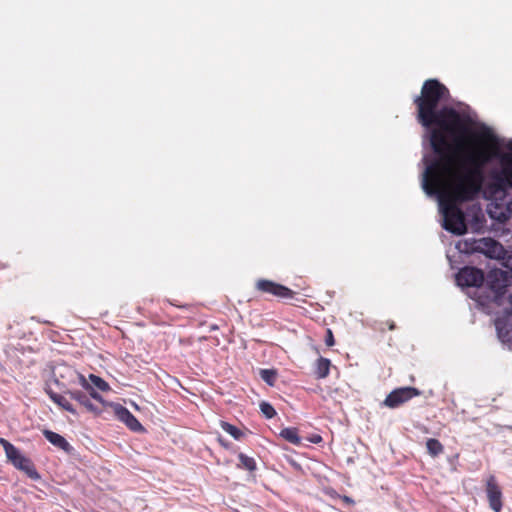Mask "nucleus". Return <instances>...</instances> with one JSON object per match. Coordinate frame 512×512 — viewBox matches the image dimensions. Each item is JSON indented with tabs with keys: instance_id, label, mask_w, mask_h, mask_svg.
Returning <instances> with one entry per match:
<instances>
[{
	"instance_id": "f257e3e1",
	"label": "nucleus",
	"mask_w": 512,
	"mask_h": 512,
	"mask_svg": "<svg viewBox=\"0 0 512 512\" xmlns=\"http://www.w3.org/2000/svg\"><path fill=\"white\" fill-rule=\"evenodd\" d=\"M434 157L427 163L423 188L437 194L443 206V227L456 235L467 231L465 216L458 203L473 201L483 191L488 200L504 201L512 189V141L502 152L498 137L491 132L473 135L481 145L471 149L459 161L451 157L448 145L440 134L434 135Z\"/></svg>"
},
{
	"instance_id": "f03ea898",
	"label": "nucleus",
	"mask_w": 512,
	"mask_h": 512,
	"mask_svg": "<svg viewBox=\"0 0 512 512\" xmlns=\"http://www.w3.org/2000/svg\"><path fill=\"white\" fill-rule=\"evenodd\" d=\"M450 97L449 89L438 79L431 78L423 82L420 94L414 98L413 103L418 123L431 129V149L433 150V137L438 133L447 143L448 153L451 157H456L463 151V136L469 134V140L474 144L472 149H475L481 144L473 139V135L480 133H470L468 118L447 105Z\"/></svg>"
},
{
	"instance_id": "7ed1b4c3",
	"label": "nucleus",
	"mask_w": 512,
	"mask_h": 512,
	"mask_svg": "<svg viewBox=\"0 0 512 512\" xmlns=\"http://www.w3.org/2000/svg\"><path fill=\"white\" fill-rule=\"evenodd\" d=\"M484 282L488 292L485 296L479 294L477 302L481 306H486L490 303L500 305L509 285L508 273L501 269H492L487 273Z\"/></svg>"
},
{
	"instance_id": "20e7f679",
	"label": "nucleus",
	"mask_w": 512,
	"mask_h": 512,
	"mask_svg": "<svg viewBox=\"0 0 512 512\" xmlns=\"http://www.w3.org/2000/svg\"><path fill=\"white\" fill-rule=\"evenodd\" d=\"M0 445L5 451L7 460L18 470L24 472L29 478L33 480L40 479V474L37 472L33 462L28 457L24 456L18 448L11 444L8 440L0 437Z\"/></svg>"
},
{
	"instance_id": "39448f33",
	"label": "nucleus",
	"mask_w": 512,
	"mask_h": 512,
	"mask_svg": "<svg viewBox=\"0 0 512 512\" xmlns=\"http://www.w3.org/2000/svg\"><path fill=\"white\" fill-rule=\"evenodd\" d=\"M255 290L263 295H271L278 299L293 298L295 292L290 288L269 279H258L255 282Z\"/></svg>"
},
{
	"instance_id": "423d86ee",
	"label": "nucleus",
	"mask_w": 512,
	"mask_h": 512,
	"mask_svg": "<svg viewBox=\"0 0 512 512\" xmlns=\"http://www.w3.org/2000/svg\"><path fill=\"white\" fill-rule=\"evenodd\" d=\"M485 280L483 271L476 267L465 266L456 274V282L462 287L482 288Z\"/></svg>"
},
{
	"instance_id": "0eeeda50",
	"label": "nucleus",
	"mask_w": 512,
	"mask_h": 512,
	"mask_svg": "<svg viewBox=\"0 0 512 512\" xmlns=\"http://www.w3.org/2000/svg\"><path fill=\"white\" fill-rule=\"evenodd\" d=\"M54 375L56 377V382L59 385L66 386L70 384H76L77 382L82 385L84 388H88L89 385L87 383L84 375L79 373L76 369L69 365H59L54 370Z\"/></svg>"
},
{
	"instance_id": "6e6552de",
	"label": "nucleus",
	"mask_w": 512,
	"mask_h": 512,
	"mask_svg": "<svg viewBox=\"0 0 512 512\" xmlns=\"http://www.w3.org/2000/svg\"><path fill=\"white\" fill-rule=\"evenodd\" d=\"M420 394L421 391L414 387L397 388L386 396L383 404L388 408L394 409Z\"/></svg>"
},
{
	"instance_id": "1a4fd4ad",
	"label": "nucleus",
	"mask_w": 512,
	"mask_h": 512,
	"mask_svg": "<svg viewBox=\"0 0 512 512\" xmlns=\"http://www.w3.org/2000/svg\"><path fill=\"white\" fill-rule=\"evenodd\" d=\"M485 492L489 507L494 512H501L503 508V493L494 475H489L485 481Z\"/></svg>"
},
{
	"instance_id": "9d476101",
	"label": "nucleus",
	"mask_w": 512,
	"mask_h": 512,
	"mask_svg": "<svg viewBox=\"0 0 512 512\" xmlns=\"http://www.w3.org/2000/svg\"><path fill=\"white\" fill-rule=\"evenodd\" d=\"M465 252H483L489 257H494L502 250V245L492 238H483L480 240H473L471 243L465 241Z\"/></svg>"
},
{
	"instance_id": "9b49d317",
	"label": "nucleus",
	"mask_w": 512,
	"mask_h": 512,
	"mask_svg": "<svg viewBox=\"0 0 512 512\" xmlns=\"http://www.w3.org/2000/svg\"><path fill=\"white\" fill-rule=\"evenodd\" d=\"M509 303L510 309L495 320L498 337L503 343L512 342V295L509 297Z\"/></svg>"
},
{
	"instance_id": "f8f14e48",
	"label": "nucleus",
	"mask_w": 512,
	"mask_h": 512,
	"mask_svg": "<svg viewBox=\"0 0 512 512\" xmlns=\"http://www.w3.org/2000/svg\"><path fill=\"white\" fill-rule=\"evenodd\" d=\"M116 415L120 421L125 423V425L133 432H142L144 431V427L137 420V418L126 408L119 405L116 408Z\"/></svg>"
},
{
	"instance_id": "ddd939ff",
	"label": "nucleus",
	"mask_w": 512,
	"mask_h": 512,
	"mask_svg": "<svg viewBox=\"0 0 512 512\" xmlns=\"http://www.w3.org/2000/svg\"><path fill=\"white\" fill-rule=\"evenodd\" d=\"M69 395L72 399L76 400L80 405H82L88 412H91L95 415L100 414L101 409L94 405L88 395L80 390L69 391Z\"/></svg>"
},
{
	"instance_id": "4468645a",
	"label": "nucleus",
	"mask_w": 512,
	"mask_h": 512,
	"mask_svg": "<svg viewBox=\"0 0 512 512\" xmlns=\"http://www.w3.org/2000/svg\"><path fill=\"white\" fill-rule=\"evenodd\" d=\"M43 435L55 447L65 452H70L72 450V446L62 435L51 430H44Z\"/></svg>"
},
{
	"instance_id": "2eb2a0df",
	"label": "nucleus",
	"mask_w": 512,
	"mask_h": 512,
	"mask_svg": "<svg viewBox=\"0 0 512 512\" xmlns=\"http://www.w3.org/2000/svg\"><path fill=\"white\" fill-rule=\"evenodd\" d=\"M50 399L60 406L63 410H66L74 415H77L76 410L74 409L73 405L67 400V398L61 394L55 393V392H48Z\"/></svg>"
},
{
	"instance_id": "dca6fc26",
	"label": "nucleus",
	"mask_w": 512,
	"mask_h": 512,
	"mask_svg": "<svg viewBox=\"0 0 512 512\" xmlns=\"http://www.w3.org/2000/svg\"><path fill=\"white\" fill-rule=\"evenodd\" d=\"M331 367V361L327 358L320 357L316 361L315 375L317 379H324L329 375Z\"/></svg>"
},
{
	"instance_id": "f3484780",
	"label": "nucleus",
	"mask_w": 512,
	"mask_h": 512,
	"mask_svg": "<svg viewBox=\"0 0 512 512\" xmlns=\"http://www.w3.org/2000/svg\"><path fill=\"white\" fill-rule=\"evenodd\" d=\"M426 448L428 454L433 458L438 457L440 454L444 452L443 444L438 439L435 438H429L426 441Z\"/></svg>"
},
{
	"instance_id": "a211bd4d",
	"label": "nucleus",
	"mask_w": 512,
	"mask_h": 512,
	"mask_svg": "<svg viewBox=\"0 0 512 512\" xmlns=\"http://www.w3.org/2000/svg\"><path fill=\"white\" fill-rule=\"evenodd\" d=\"M239 464L237 465L238 468L248 470L250 472H253L257 468V464L254 458L247 456L244 453L238 454Z\"/></svg>"
},
{
	"instance_id": "6ab92c4d",
	"label": "nucleus",
	"mask_w": 512,
	"mask_h": 512,
	"mask_svg": "<svg viewBox=\"0 0 512 512\" xmlns=\"http://www.w3.org/2000/svg\"><path fill=\"white\" fill-rule=\"evenodd\" d=\"M280 435L288 442L299 445L301 443V438L298 435V430L296 428H285L281 431Z\"/></svg>"
},
{
	"instance_id": "aec40b11",
	"label": "nucleus",
	"mask_w": 512,
	"mask_h": 512,
	"mask_svg": "<svg viewBox=\"0 0 512 512\" xmlns=\"http://www.w3.org/2000/svg\"><path fill=\"white\" fill-rule=\"evenodd\" d=\"M221 428L236 440H240L243 436V432L240 429L228 422L222 421Z\"/></svg>"
},
{
	"instance_id": "412c9836",
	"label": "nucleus",
	"mask_w": 512,
	"mask_h": 512,
	"mask_svg": "<svg viewBox=\"0 0 512 512\" xmlns=\"http://www.w3.org/2000/svg\"><path fill=\"white\" fill-rule=\"evenodd\" d=\"M260 376L268 385L274 386L277 378V372L274 369H261Z\"/></svg>"
},
{
	"instance_id": "4be33fe9",
	"label": "nucleus",
	"mask_w": 512,
	"mask_h": 512,
	"mask_svg": "<svg viewBox=\"0 0 512 512\" xmlns=\"http://www.w3.org/2000/svg\"><path fill=\"white\" fill-rule=\"evenodd\" d=\"M90 378V381L93 383V385L95 387H97L99 390L101 391H107L109 390V384L104 380L102 379L101 377L97 376V375H94V374H91L89 376Z\"/></svg>"
},
{
	"instance_id": "5701e85b",
	"label": "nucleus",
	"mask_w": 512,
	"mask_h": 512,
	"mask_svg": "<svg viewBox=\"0 0 512 512\" xmlns=\"http://www.w3.org/2000/svg\"><path fill=\"white\" fill-rule=\"evenodd\" d=\"M260 410L267 419H271L276 415L274 407L265 401L260 403Z\"/></svg>"
},
{
	"instance_id": "b1692460",
	"label": "nucleus",
	"mask_w": 512,
	"mask_h": 512,
	"mask_svg": "<svg viewBox=\"0 0 512 512\" xmlns=\"http://www.w3.org/2000/svg\"><path fill=\"white\" fill-rule=\"evenodd\" d=\"M505 205H506V213L502 212L501 215L499 217H497V219L499 221H505L508 219V217L510 215H512V197L505 202Z\"/></svg>"
},
{
	"instance_id": "393cba45",
	"label": "nucleus",
	"mask_w": 512,
	"mask_h": 512,
	"mask_svg": "<svg viewBox=\"0 0 512 512\" xmlns=\"http://www.w3.org/2000/svg\"><path fill=\"white\" fill-rule=\"evenodd\" d=\"M325 344L332 347L335 344L334 335L331 329H326Z\"/></svg>"
},
{
	"instance_id": "a878e982",
	"label": "nucleus",
	"mask_w": 512,
	"mask_h": 512,
	"mask_svg": "<svg viewBox=\"0 0 512 512\" xmlns=\"http://www.w3.org/2000/svg\"><path fill=\"white\" fill-rule=\"evenodd\" d=\"M89 397H90V399L93 398L99 402L103 401L102 396L99 393H97L96 391H94L93 389H91V393H90Z\"/></svg>"
},
{
	"instance_id": "bb28decb",
	"label": "nucleus",
	"mask_w": 512,
	"mask_h": 512,
	"mask_svg": "<svg viewBox=\"0 0 512 512\" xmlns=\"http://www.w3.org/2000/svg\"><path fill=\"white\" fill-rule=\"evenodd\" d=\"M384 324L387 326L388 330L392 331L396 328L395 322L392 320H387Z\"/></svg>"
},
{
	"instance_id": "cd10ccee",
	"label": "nucleus",
	"mask_w": 512,
	"mask_h": 512,
	"mask_svg": "<svg viewBox=\"0 0 512 512\" xmlns=\"http://www.w3.org/2000/svg\"><path fill=\"white\" fill-rule=\"evenodd\" d=\"M310 441H311L312 443L318 444V443H320V442L322 441V437H321L320 435H314V436L310 439Z\"/></svg>"
},
{
	"instance_id": "c85d7f7f",
	"label": "nucleus",
	"mask_w": 512,
	"mask_h": 512,
	"mask_svg": "<svg viewBox=\"0 0 512 512\" xmlns=\"http://www.w3.org/2000/svg\"><path fill=\"white\" fill-rule=\"evenodd\" d=\"M344 500H345L346 502H349V503H350V502H353V501H352L349 497H347V496H345V497H344Z\"/></svg>"
},
{
	"instance_id": "c756f323",
	"label": "nucleus",
	"mask_w": 512,
	"mask_h": 512,
	"mask_svg": "<svg viewBox=\"0 0 512 512\" xmlns=\"http://www.w3.org/2000/svg\"><path fill=\"white\" fill-rule=\"evenodd\" d=\"M510 269H511V272H512V261H511V267H510Z\"/></svg>"
}]
</instances>
